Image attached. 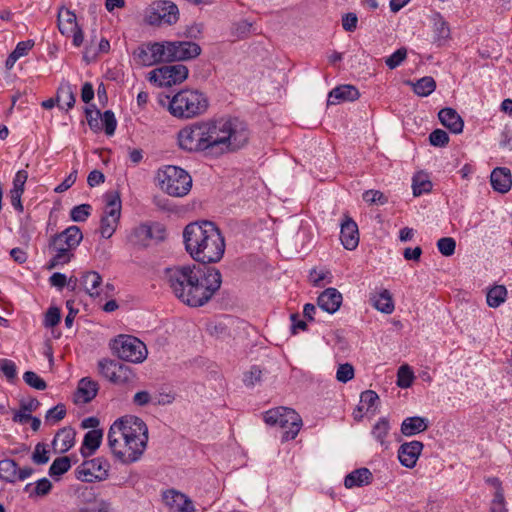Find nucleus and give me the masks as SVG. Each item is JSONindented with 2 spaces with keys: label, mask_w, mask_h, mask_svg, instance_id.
Segmentation results:
<instances>
[{
  "label": "nucleus",
  "mask_w": 512,
  "mask_h": 512,
  "mask_svg": "<svg viewBox=\"0 0 512 512\" xmlns=\"http://www.w3.org/2000/svg\"><path fill=\"white\" fill-rule=\"evenodd\" d=\"M63 101L68 109H71L76 101L75 93L69 82H62L57 90V103Z\"/></svg>",
  "instance_id": "nucleus-36"
},
{
  "label": "nucleus",
  "mask_w": 512,
  "mask_h": 512,
  "mask_svg": "<svg viewBox=\"0 0 512 512\" xmlns=\"http://www.w3.org/2000/svg\"><path fill=\"white\" fill-rule=\"evenodd\" d=\"M360 402L363 406L367 407V411H372L374 414L377 409V404L379 403V396L373 390H366L360 395Z\"/></svg>",
  "instance_id": "nucleus-45"
},
{
  "label": "nucleus",
  "mask_w": 512,
  "mask_h": 512,
  "mask_svg": "<svg viewBox=\"0 0 512 512\" xmlns=\"http://www.w3.org/2000/svg\"><path fill=\"white\" fill-rule=\"evenodd\" d=\"M371 300L375 309L382 313L391 314L394 311L392 296L386 289L381 291L378 295L374 296Z\"/></svg>",
  "instance_id": "nucleus-32"
},
{
  "label": "nucleus",
  "mask_w": 512,
  "mask_h": 512,
  "mask_svg": "<svg viewBox=\"0 0 512 512\" xmlns=\"http://www.w3.org/2000/svg\"><path fill=\"white\" fill-rule=\"evenodd\" d=\"M373 475L368 468L362 467L346 475L344 485L346 488L362 487L372 482Z\"/></svg>",
  "instance_id": "nucleus-25"
},
{
  "label": "nucleus",
  "mask_w": 512,
  "mask_h": 512,
  "mask_svg": "<svg viewBox=\"0 0 512 512\" xmlns=\"http://www.w3.org/2000/svg\"><path fill=\"white\" fill-rule=\"evenodd\" d=\"M70 467L71 461L68 456L58 457L52 462L49 468V475L51 477L61 476L66 473Z\"/></svg>",
  "instance_id": "nucleus-43"
},
{
  "label": "nucleus",
  "mask_w": 512,
  "mask_h": 512,
  "mask_svg": "<svg viewBox=\"0 0 512 512\" xmlns=\"http://www.w3.org/2000/svg\"><path fill=\"white\" fill-rule=\"evenodd\" d=\"M66 415V408L63 404H57L49 409L45 415L46 422L57 423Z\"/></svg>",
  "instance_id": "nucleus-53"
},
{
  "label": "nucleus",
  "mask_w": 512,
  "mask_h": 512,
  "mask_svg": "<svg viewBox=\"0 0 512 512\" xmlns=\"http://www.w3.org/2000/svg\"><path fill=\"white\" fill-rule=\"evenodd\" d=\"M160 188L174 197H183L189 193L192 187V178L187 171L168 165L159 170L157 174Z\"/></svg>",
  "instance_id": "nucleus-7"
},
{
  "label": "nucleus",
  "mask_w": 512,
  "mask_h": 512,
  "mask_svg": "<svg viewBox=\"0 0 512 512\" xmlns=\"http://www.w3.org/2000/svg\"><path fill=\"white\" fill-rule=\"evenodd\" d=\"M85 114H86V119H87L90 129L93 130L94 132L101 131L102 130V125H101V115L102 114H101L100 110L96 109L95 111H93L91 108L86 107Z\"/></svg>",
  "instance_id": "nucleus-47"
},
{
  "label": "nucleus",
  "mask_w": 512,
  "mask_h": 512,
  "mask_svg": "<svg viewBox=\"0 0 512 512\" xmlns=\"http://www.w3.org/2000/svg\"><path fill=\"white\" fill-rule=\"evenodd\" d=\"M164 280L174 296L183 304L201 307L220 289L222 275L212 266L185 264L166 268Z\"/></svg>",
  "instance_id": "nucleus-1"
},
{
  "label": "nucleus",
  "mask_w": 512,
  "mask_h": 512,
  "mask_svg": "<svg viewBox=\"0 0 512 512\" xmlns=\"http://www.w3.org/2000/svg\"><path fill=\"white\" fill-rule=\"evenodd\" d=\"M135 61L142 66L155 65V59L152 58L149 43L138 47L133 53Z\"/></svg>",
  "instance_id": "nucleus-42"
},
{
  "label": "nucleus",
  "mask_w": 512,
  "mask_h": 512,
  "mask_svg": "<svg viewBox=\"0 0 512 512\" xmlns=\"http://www.w3.org/2000/svg\"><path fill=\"white\" fill-rule=\"evenodd\" d=\"M423 447V443L417 440L401 444L398 449V459L401 465L406 468H414Z\"/></svg>",
  "instance_id": "nucleus-18"
},
{
  "label": "nucleus",
  "mask_w": 512,
  "mask_h": 512,
  "mask_svg": "<svg viewBox=\"0 0 512 512\" xmlns=\"http://www.w3.org/2000/svg\"><path fill=\"white\" fill-rule=\"evenodd\" d=\"M179 147L187 152L208 154V145L202 129V121L182 128L177 135Z\"/></svg>",
  "instance_id": "nucleus-10"
},
{
  "label": "nucleus",
  "mask_w": 512,
  "mask_h": 512,
  "mask_svg": "<svg viewBox=\"0 0 512 512\" xmlns=\"http://www.w3.org/2000/svg\"><path fill=\"white\" fill-rule=\"evenodd\" d=\"M83 239L81 229L72 225L61 233L53 235L48 244V248L54 253L47 264V269L52 270L57 266L67 264L73 257L72 250L76 249Z\"/></svg>",
  "instance_id": "nucleus-5"
},
{
  "label": "nucleus",
  "mask_w": 512,
  "mask_h": 512,
  "mask_svg": "<svg viewBox=\"0 0 512 512\" xmlns=\"http://www.w3.org/2000/svg\"><path fill=\"white\" fill-rule=\"evenodd\" d=\"M77 26L76 15L72 11L68 9L59 11L58 28L63 35L72 32Z\"/></svg>",
  "instance_id": "nucleus-33"
},
{
  "label": "nucleus",
  "mask_w": 512,
  "mask_h": 512,
  "mask_svg": "<svg viewBox=\"0 0 512 512\" xmlns=\"http://www.w3.org/2000/svg\"><path fill=\"white\" fill-rule=\"evenodd\" d=\"M110 347L121 360L131 363H141L147 357V348L138 338L130 335H119Z\"/></svg>",
  "instance_id": "nucleus-9"
},
{
  "label": "nucleus",
  "mask_w": 512,
  "mask_h": 512,
  "mask_svg": "<svg viewBox=\"0 0 512 512\" xmlns=\"http://www.w3.org/2000/svg\"><path fill=\"white\" fill-rule=\"evenodd\" d=\"M167 50L170 62L190 60L201 53L200 46L190 41H169Z\"/></svg>",
  "instance_id": "nucleus-17"
},
{
  "label": "nucleus",
  "mask_w": 512,
  "mask_h": 512,
  "mask_svg": "<svg viewBox=\"0 0 512 512\" xmlns=\"http://www.w3.org/2000/svg\"><path fill=\"white\" fill-rule=\"evenodd\" d=\"M202 129L209 155L236 152L246 146L250 138L248 125L237 117L202 121Z\"/></svg>",
  "instance_id": "nucleus-4"
},
{
  "label": "nucleus",
  "mask_w": 512,
  "mask_h": 512,
  "mask_svg": "<svg viewBox=\"0 0 512 512\" xmlns=\"http://www.w3.org/2000/svg\"><path fill=\"white\" fill-rule=\"evenodd\" d=\"M103 438L101 429L89 430L85 436L81 446V454L83 457L91 456L100 446Z\"/></svg>",
  "instance_id": "nucleus-27"
},
{
  "label": "nucleus",
  "mask_w": 512,
  "mask_h": 512,
  "mask_svg": "<svg viewBox=\"0 0 512 512\" xmlns=\"http://www.w3.org/2000/svg\"><path fill=\"white\" fill-rule=\"evenodd\" d=\"M34 41L26 40L19 42L15 49L12 51L18 58H21L28 54V52L33 48Z\"/></svg>",
  "instance_id": "nucleus-63"
},
{
  "label": "nucleus",
  "mask_w": 512,
  "mask_h": 512,
  "mask_svg": "<svg viewBox=\"0 0 512 512\" xmlns=\"http://www.w3.org/2000/svg\"><path fill=\"white\" fill-rule=\"evenodd\" d=\"M209 107L208 97L199 90L184 89L169 101V112L179 119H191L203 115Z\"/></svg>",
  "instance_id": "nucleus-6"
},
{
  "label": "nucleus",
  "mask_w": 512,
  "mask_h": 512,
  "mask_svg": "<svg viewBox=\"0 0 512 512\" xmlns=\"http://www.w3.org/2000/svg\"><path fill=\"white\" fill-rule=\"evenodd\" d=\"M76 432L71 427H64L55 434L52 441L53 448L56 452L65 453L70 450L75 442Z\"/></svg>",
  "instance_id": "nucleus-24"
},
{
  "label": "nucleus",
  "mask_w": 512,
  "mask_h": 512,
  "mask_svg": "<svg viewBox=\"0 0 512 512\" xmlns=\"http://www.w3.org/2000/svg\"><path fill=\"white\" fill-rule=\"evenodd\" d=\"M17 467L18 464L12 459H4L0 461V478L14 483L17 481Z\"/></svg>",
  "instance_id": "nucleus-37"
},
{
  "label": "nucleus",
  "mask_w": 512,
  "mask_h": 512,
  "mask_svg": "<svg viewBox=\"0 0 512 512\" xmlns=\"http://www.w3.org/2000/svg\"><path fill=\"white\" fill-rule=\"evenodd\" d=\"M406 57L407 49L405 47H401L386 58L385 63L390 69H395L406 59Z\"/></svg>",
  "instance_id": "nucleus-52"
},
{
  "label": "nucleus",
  "mask_w": 512,
  "mask_h": 512,
  "mask_svg": "<svg viewBox=\"0 0 512 512\" xmlns=\"http://www.w3.org/2000/svg\"><path fill=\"white\" fill-rule=\"evenodd\" d=\"M106 209L101 218V236L110 238L117 227L121 215V200L118 193L108 192L106 195Z\"/></svg>",
  "instance_id": "nucleus-14"
},
{
  "label": "nucleus",
  "mask_w": 512,
  "mask_h": 512,
  "mask_svg": "<svg viewBox=\"0 0 512 512\" xmlns=\"http://www.w3.org/2000/svg\"><path fill=\"white\" fill-rule=\"evenodd\" d=\"M358 18L355 13H347L342 18L343 29L352 32L357 27Z\"/></svg>",
  "instance_id": "nucleus-64"
},
{
  "label": "nucleus",
  "mask_w": 512,
  "mask_h": 512,
  "mask_svg": "<svg viewBox=\"0 0 512 512\" xmlns=\"http://www.w3.org/2000/svg\"><path fill=\"white\" fill-rule=\"evenodd\" d=\"M99 373L116 385H124L134 380L133 370L116 360L103 358L98 361Z\"/></svg>",
  "instance_id": "nucleus-13"
},
{
  "label": "nucleus",
  "mask_w": 512,
  "mask_h": 512,
  "mask_svg": "<svg viewBox=\"0 0 512 512\" xmlns=\"http://www.w3.org/2000/svg\"><path fill=\"white\" fill-rule=\"evenodd\" d=\"M437 248L443 256H452L455 253L456 241L451 237L440 238L437 241Z\"/></svg>",
  "instance_id": "nucleus-49"
},
{
  "label": "nucleus",
  "mask_w": 512,
  "mask_h": 512,
  "mask_svg": "<svg viewBox=\"0 0 512 512\" xmlns=\"http://www.w3.org/2000/svg\"><path fill=\"white\" fill-rule=\"evenodd\" d=\"M262 371L253 366L247 373L244 375V383L247 386H254L257 382L261 380Z\"/></svg>",
  "instance_id": "nucleus-61"
},
{
  "label": "nucleus",
  "mask_w": 512,
  "mask_h": 512,
  "mask_svg": "<svg viewBox=\"0 0 512 512\" xmlns=\"http://www.w3.org/2000/svg\"><path fill=\"white\" fill-rule=\"evenodd\" d=\"M413 86V91L421 97L429 96L436 89V82L430 76H425L419 79L417 82H408Z\"/></svg>",
  "instance_id": "nucleus-34"
},
{
  "label": "nucleus",
  "mask_w": 512,
  "mask_h": 512,
  "mask_svg": "<svg viewBox=\"0 0 512 512\" xmlns=\"http://www.w3.org/2000/svg\"><path fill=\"white\" fill-rule=\"evenodd\" d=\"M179 19L176 4L168 0L153 2L146 11L145 20L150 25H172Z\"/></svg>",
  "instance_id": "nucleus-11"
},
{
  "label": "nucleus",
  "mask_w": 512,
  "mask_h": 512,
  "mask_svg": "<svg viewBox=\"0 0 512 512\" xmlns=\"http://www.w3.org/2000/svg\"><path fill=\"white\" fill-rule=\"evenodd\" d=\"M23 380L27 385L37 390H45L47 387L46 382L33 371H26Z\"/></svg>",
  "instance_id": "nucleus-51"
},
{
  "label": "nucleus",
  "mask_w": 512,
  "mask_h": 512,
  "mask_svg": "<svg viewBox=\"0 0 512 512\" xmlns=\"http://www.w3.org/2000/svg\"><path fill=\"white\" fill-rule=\"evenodd\" d=\"M163 499L176 512H195L193 501L181 492L168 490L164 493Z\"/></svg>",
  "instance_id": "nucleus-19"
},
{
  "label": "nucleus",
  "mask_w": 512,
  "mask_h": 512,
  "mask_svg": "<svg viewBox=\"0 0 512 512\" xmlns=\"http://www.w3.org/2000/svg\"><path fill=\"white\" fill-rule=\"evenodd\" d=\"M91 205L81 204L73 207L70 211V217L74 222H84L90 216Z\"/></svg>",
  "instance_id": "nucleus-48"
},
{
  "label": "nucleus",
  "mask_w": 512,
  "mask_h": 512,
  "mask_svg": "<svg viewBox=\"0 0 512 512\" xmlns=\"http://www.w3.org/2000/svg\"><path fill=\"white\" fill-rule=\"evenodd\" d=\"M168 42L169 41L163 43H149L150 52L152 58L155 59V64L160 62H170V56L167 50Z\"/></svg>",
  "instance_id": "nucleus-39"
},
{
  "label": "nucleus",
  "mask_w": 512,
  "mask_h": 512,
  "mask_svg": "<svg viewBox=\"0 0 512 512\" xmlns=\"http://www.w3.org/2000/svg\"><path fill=\"white\" fill-rule=\"evenodd\" d=\"M428 428V421L426 418L413 416L403 420L401 424V433L405 436H413L421 433Z\"/></svg>",
  "instance_id": "nucleus-28"
},
{
  "label": "nucleus",
  "mask_w": 512,
  "mask_h": 512,
  "mask_svg": "<svg viewBox=\"0 0 512 512\" xmlns=\"http://www.w3.org/2000/svg\"><path fill=\"white\" fill-rule=\"evenodd\" d=\"M414 380V374L407 365H403L399 368L397 373V385L400 388H408L412 385Z\"/></svg>",
  "instance_id": "nucleus-46"
},
{
  "label": "nucleus",
  "mask_w": 512,
  "mask_h": 512,
  "mask_svg": "<svg viewBox=\"0 0 512 512\" xmlns=\"http://www.w3.org/2000/svg\"><path fill=\"white\" fill-rule=\"evenodd\" d=\"M186 252L200 265L218 263L225 252V239L211 221L203 220L186 225L183 230Z\"/></svg>",
  "instance_id": "nucleus-3"
},
{
  "label": "nucleus",
  "mask_w": 512,
  "mask_h": 512,
  "mask_svg": "<svg viewBox=\"0 0 512 512\" xmlns=\"http://www.w3.org/2000/svg\"><path fill=\"white\" fill-rule=\"evenodd\" d=\"M0 370L6 376L9 381H13L16 378L17 369L13 361L9 359H0Z\"/></svg>",
  "instance_id": "nucleus-57"
},
{
  "label": "nucleus",
  "mask_w": 512,
  "mask_h": 512,
  "mask_svg": "<svg viewBox=\"0 0 512 512\" xmlns=\"http://www.w3.org/2000/svg\"><path fill=\"white\" fill-rule=\"evenodd\" d=\"M188 72V68L183 64L166 65L151 71L149 80L161 87H170L186 80Z\"/></svg>",
  "instance_id": "nucleus-15"
},
{
  "label": "nucleus",
  "mask_w": 512,
  "mask_h": 512,
  "mask_svg": "<svg viewBox=\"0 0 512 512\" xmlns=\"http://www.w3.org/2000/svg\"><path fill=\"white\" fill-rule=\"evenodd\" d=\"M52 489V483L47 478H42L36 482V486L34 488V495L36 496H45Z\"/></svg>",
  "instance_id": "nucleus-62"
},
{
  "label": "nucleus",
  "mask_w": 512,
  "mask_h": 512,
  "mask_svg": "<svg viewBox=\"0 0 512 512\" xmlns=\"http://www.w3.org/2000/svg\"><path fill=\"white\" fill-rule=\"evenodd\" d=\"M433 32L434 42L437 43L438 46L443 45V43L450 36V28L448 23L442 18L440 14H435L433 17Z\"/></svg>",
  "instance_id": "nucleus-31"
},
{
  "label": "nucleus",
  "mask_w": 512,
  "mask_h": 512,
  "mask_svg": "<svg viewBox=\"0 0 512 512\" xmlns=\"http://www.w3.org/2000/svg\"><path fill=\"white\" fill-rule=\"evenodd\" d=\"M354 377V368L349 363L340 364L336 372V379L339 382L347 383Z\"/></svg>",
  "instance_id": "nucleus-55"
},
{
  "label": "nucleus",
  "mask_w": 512,
  "mask_h": 512,
  "mask_svg": "<svg viewBox=\"0 0 512 512\" xmlns=\"http://www.w3.org/2000/svg\"><path fill=\"white\" fill-rule=\"evenodd\" d=\"M27 179L28 172L26 170H19L13 179V187L11 190H16L17 192L24 193V187Z\"/></svg>",
  "instance_id": "nucleus-60"
},
{
  "label": "nucleus",
  "mask_w": 512,
  "mask_h": 512,
  "mask_svg": "<svg viewBox=\"0 0 512 512\" xmlns=\"http://www.w3.org/2000/svg\"><path fill=\"white\" fill-rule=\"evenodd\" d=\"M264 421L270 426L286 429L282 436L284 441L295 439L302 425V419L295 410L282 406L265 412Z\"/></svg>",
  "instance_id": "nucleus-8"
},
{
  "label": "nucleus",
  "mask_w": 512,
  "mask_h": 512,
  "mask_svg": "<svg viewBox=\"0 0 512 512\" xmlns=\"http://www.w3.org/2000/svg\"><path fill=\"white\" fill-rule=\"evenodd\" d=\"M102 283L101 275L96 271H88L82 276V285L88 295L91 297L100 296L99 287Z\"/></svg>",
  "instance_id": "nucleus-30"
},
{
  "label": "nucleus",
  "mask_w": 512,
  "mask_h": 512,
  "mask_svg": "<svg viewBox=\"0 0 512 512\" xmlns=\"http://www.w3.org/2000/svg\"><path fill=\"white\" fill-rule=\"evenodd\" d=\"M340 240L347 250H354L359 244L358 226L349 216L341 223Z\"/></svg>",
  "instance_id": "nucleus-20"
},
{
  "label": "nucleus",
  "mask_w": 512,
  "mask_h": 512,
  "mask_svg": "<svg viewBox=\"0 0 512 512\" xmlns=\"http://www.w3.org/2000/svg\"><path fill=\"white\" fill-rule=\"evenodd\" d=\"M109 462L103 457L84 461L76 469L77 478L85 482L102 481L108 477Z\"/></svg>",
  "instance_id": "nucleus-16"
},
{
  "label": "nucleus",
  "mask_w": 512,
  "mask_h": 512,
  "mask_svg": "<svg viewBox=\"0 0 512 512\" xmlns=\"http://www.w3.org/2000/svg\"><path fill=\"white\" fill-rule=\"evenodd\" d=\"M101 125L102 129L104 128L106 135L112 136L115 133L117 127V120L115 118L113 111L106 110L101 115Z\"/></svg>",
  "instance_id": "nucleus-44"
},
{
  "label": "nucleus",
  "mask_w": 512,
  "mask_h": 512,
  "mask_svg": "<svg viewBox=\"0 0 512 512\" xmlns=\"http://www.w3.org/2000/svg\"><path fill=\"white\" fill-rule=\"evenodd\" d=\"M390 430V423L386 417L380 418L372 428L373 437L381 444H385V439Z\"/></svg>",
  "instance_id": "nucleus-40"
},
{
  "label": "nucleus",
  "mask_w": 512,
  "mask_h": 512,
  "mask_svg": "<svg viewBox=\"0 0 512 512\" xmlns=\"http://www.w3.org/2000/svg\"><path fill=\"white\" fill-rule=\"evenodd\" d=\"M490 512H508L504 493H494L490 504Z\"/></svg>",
  "instance_id": "nucleus-59"
},
{
  "label": "nucleus",
  "mask_w": 512,
  "mask_h": 512,
  "mask_svg": "<svg viewBox=\"0 0 512 512\" xmlns=\"http://www.w3.org/2000/svg\"><path fill=\"white\" fill-rule=\"evenodd\" d=\"M360 93L358 89L352 85H341L334 88L328 96L329 104H336L338 101H354L358 99Z\"/></svg>",
  "instance_id": "nucleus-26"
},
{
  "label": "nucleus",
  "mask_w": 512,
  "mask_h": 512,
  "mask_svg": "<svg viewBox=\"0 0 512 512\" xmlns=\"http://www.w3.org/2000/svg\"><path fill=\"white\" fill-rule=\"evenodd\" d=\"M439 121L452 133L459 134L463 131L464 121L455 109L446 107L438 113Z\"/></svg>",
  "instance_id": "nucleus-22"
},
{
  "label": "nucleus",
  "mask_w": 512,
  "mask_h": 512,
  "mask_svg": "<svg viewBox=\"0 0 512 512\" xmlns=\"http://www.w3.org/2000/svg\"><path fill=\"white\" fill-rule=\"evenodd\" d=\"M107 442L112 454L121 463H134L147 447V425L137 416L121 417L110 426Z\"/></svg>",
  "instance_id": "nucleus-2"
},
{
  "label": "nucleus",
  "mask_w": 512,
  "mask_h": 512,
  "mask_svg": "<svg viewBox=\"0 0 512 512\" xmlns=\"http://www.w3.org/2000/svg\"><path fill=\"white\" fill-rule=\"evenodd\" d=\"M363 199L369 204L383 205L387 202V197L378 190H368L363 194Z\"/></svg>",
  "instance_id": "nucleus-56"
},
{
  "label": "nucleus",
  "mask_w": 512,
  "mask_h": 512,
  "mask_svg": "<svg viewBox=\"0 0 512 512\" xmlns=\"http://www.w3.org/2000/svg\"><path fill=\"white\" fill-rule=\"evenodd\" d=\"M342 294L336 288H327L317 299L318 306L325 312L333 314L342 304Z\"/></svg>",
  "instance_id": "nucleus-21"
},
{
  "label": "nucleus",
  "mask_w": 512,
  "mask_h": 512,
  "mask_svg": "<svg viewBox=\"0 0 512 512\" xmlns=\"http://www.w3.org/2000/svg\"><path fill=\"white\" fill-rule=\"evenodd\" d=\"M507 289L504 285H496L487 293V304L489 307L497 308L505 302Z\"/></svg>",
  "instance_id": "nucleus-35"
},
{
  "label": "nucleus",
  "mask_w": 512,
  "mask_h": 512,
  "mask_svg": "<svg viewBox=\"0 0 512 512\" xmlns=\"http://www.w3.org/2000/svg\"><path fill=\"white\" fill-rule=\"evenodd\" d=\"M166 237L164 226L158 222L142 223L135 227L130 234L133 245L147 247L152 243L163 241Z\"/></svg>",
  "instance_id": "nucleus-12"
},
{
  "label": "nucleus",
  "mask_w": 512,
  "mask_h": 512,
  "mask_svg": "<svg viewBox=\"0 0 512 512\" xmlns=\"http://www.w3.org/2000/svg\"><path fill=\"white\" fill-rule=\"evenodd\" d=\"M412 189L414 196H420L432 189V183L425 174L418 173L413 177Z\"/></svg>",
  "instance_id": "nucleus-41"
},
{
  "label": "nucleus",
  "mask_w": 512,
  "mask_h": 512,
  "mask_svg": "<svg viewBox=\"0 0 512 512\" xmlns=\"http://www.w3.org/2000/svg\"><path fill=\"white\" fill-rule=\"evenodd\" d=\"M31 459H32L33 463H35L37 465H44V464L48 463L50 457H49V452L46 449V445L43 443L36 444Z\"/></svg>",
  "instance_id": "nucleus-50"
},
{
  "label": "nucleus",
  "mask_w": 512,
  "mask_h": 512,
  "mask_svg": "<svg viewBox=\"0 0 512 512\" xmlns=\"http://www.w3.org/2000/svg\"><path fill=\"white\" fill-rule=\"evenodd\" d=\"M490 182L493 189L499 193H507L512 186L511 172L506 167L493 169L490 175Z\"/></svg>",
  "instance_id": "nucleus-23"
},
{
  "label": "nucleus",
  "mask_w": 512,
  "mask_h": 512,
  "mask_svg": "<svg viewBox=\"0 0 512 512\" xmlns=\"http://www.w3.org/2000/svg\"><path fill=\"white\" fill-rule=\"evenodd\" d=\"M252 30V23L245 19H241L232 23L230 27V34L236 39H244L251 34Z\"/></svg>",
  "instance_id": "nucleus-38"
},
{
  "label": "nucleus",
  "mask_w": 512,
  "mask_h": 512,
  "mask_svg": "<svg viewBox=\"0 0 512 512\" xmlns=\"http://www.w3.org/2000/svg\"><path fill=\"white\" fill-rule=\"evenodd\" d=\"M61 319L60 309L57 307H50L45 314L44 325L45 327L52 328L56 326Z\"/></svg>",
  "instance_id": "nucleus-58"
},
{
  "label": "nucleus",
  "mask_w": 512,
  "mask_h": 512,
  "mask_svg": "<svg viewBox=\"0 0 512 512\" xmlns=\"http://www.w3.org/2000/svg\"><path fill=\"white\" fill-rule=\"evenodd\" d=\"M429 141L432 146L444 147L449 142V136L446 131L442 129H435L430 133Z\"/></svg>",
  "instance_id": "nucleus-54"
},
{
  "label": "nucleus",
  "mask_w": 512,
  "mask_h": 512,
  "mask_svg": "<svg viewBox=\"0 0 512 512\" xmlns=\"http://www.w3.org/2000/svg\"><path fill=\"white\" fill-rule=\"evenodd\" d=\"M98 392V383L91 380L90 378H82L77 387V397L81 399L83 403H89L92 401Z\"/></svg>",
  "instance_id": "nucleus-29"
}]
</instances>
